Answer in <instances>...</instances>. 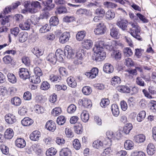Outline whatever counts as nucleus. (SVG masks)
Here are the masks:
<instances>
[{
    "label": "nucleus",
    "instance_id": "nucleus-45",
    "mask_svg": "<svg viewBox=\"0 0 156 156\" xmlns=\"http://www.w3.org/2000/svg\"><path fill=\"white\" fill-rule=\"evenodd\" d=\"M31 51L38 58H39L40 56L43 54V52L40 51L37 47L34 48Z\"/></svg>",
    "mask_w": 156,
    "mask_h": 156
},
{
    "label": "nucleus",
    "instance_id": "nucleus-62",
    "mask_svg": "<svg viewBox=\"0 0 156 156\" xmlns=\"http://www.w3.org/2000/svg\"><path fill=\"white\" fill-rule=\"evenodd\" d=\"M156 149L155 147H147V152L149 155H153L155 152Z\"/></svg>",
    "mask_w": 156,
    "mask_h": 156
},
{
    "label": "nucleus",
    "instance_id": "nucleus-10",
    "mask_svg": "<svg viewBox=\"0 0 156 156\" xmlns=\"http://www.w3.org/2000/svg\"><path fill=\"white\" fill-rule=\"evenodd\" d=\"M79 102L85 108H90L92 106L91 102L90 100L87 98H83L82 99H80Z\"/></svg>",
    "mask_w": 156,
    "mask_h": 156
},
{
    "label": "nucleus",
    "instance_id": "nucleus-54",
    "mask_svg": "<svg viewBox=\"0 0 156 156\" xmlns=\"http://www.w3.org/2000/svg\"><path fill=\"white\" fill-rule=\"evenodd\" d=\"M104 5L108 8H114L117 6L116 4L107 1L104 2Z\"/></svg>",
    "mask_w": 156,
    "mask_h": 156
},
{
    "label": "nucleus",
    "instance_id": "nucleus-28",
    "mask_svg": "<svg viewBox=\"0 0 156 156\" xmlns=\"http://www.w3.org/2000/svg\"><path fill=\"white\" fill-rule=\"evenodd\" d=\"M3 13H1L0 14V20L1 21V23L2 25H6L9 22V17L10 16H5Z\"/></svg>",
    "mask_w": 156,
    "mask_h": 156
},
{
    "label": "nucleus",
    "instance_id": "nucleus-64",
    "mask_svg": "<svg viewBox=\"0 0 156 156\" xmlns=\"http://www.w3.org/2000/svg\"><path fill=\"white\" fill-rule=\"evenodd\" d=\"M151 109L154 112H156V101L154 100L150 102Z\"/></svg>",
    "mask_w": 156,
    "mask_h": 156
},
{
    "label": "nucleus",
    "instance_id": "nucleus-7",
    "mask_svg": "<svg viewBox=\"0 0 156 156\" xmlns=\"http://www.w3.org/2000/svg\"><path fill=\"white\" fill-rule=\"evenodd\" d=\"M70 37L69 33L67 32H64L60 37L59 42L62 44H65L69 41Z\"/></svg>",
    "mask_w": 156,
    "mask_h": 156
},
{
    "label": "nucleus",
    "instance_id": "nucleus-60",
    "mask_svg": "<svg viewBox=\"0 0 156 156\" xmlns=\"http://www.w3.org/2000/svg\"><path fill=\"white\" fill-rule=\"evenodd\" d=\"M19 28L18 27H15L10 30L11 34L13 35L15 37L17 36L19 32Z\"/></svg>",
    "mask_w": 156,
    "mask_h": 156
},
{
    "label": "nucleus",
    "instance_id": "nucleus-40",
    "mask_svg": "<svg viewBox=\"0 0 156 156\" xmlns=\"http://www.w3.org/2000/svg\"><path fill=\"white\" fill-rule=\"evenodd\" d=\"M9 81L12 83H14L16 82V78L14 74L12 73H9L7 75Z\"/></svg>",
    "mask_w": 156,
    "mask_h": 156
},
{
    "label": "nucleus",
    "instance_id": "nucleus-32",
    "mask_svg": "<svg viewBox=\"0 0 156 156\" xmlns=\"http://www.w3.org/2000/svg\"><path fill=\"white\" fill-rule=\"evenodd\" d=\"M29 80L30 82L34 83H39L41 82L40 76L36 75L30 76Z\"/></svg>",
    "mask_w": 156,
    "mask_h": 156
},
{
    "label": "nucleus",
    "instance_id": "nucleus-61",
    "mask_svg": "<svg viewBox=\"0 0 156 156\" xmlns=\"http://www.w3.org/2000/svg\"><path fill=\"white\" fill-rule=\"evenodd\" d=\"M76 109V106L73 104H71L68 108L67 110L69 113L72 114L73 113Z\"/></svg>",
    "mask_w": 156,
    "mask_h": 156
},
{
    "label": "nucleus",
    "instance_id": "nucleus-17",
    "mask_svg": "<svg viewBox=\"0 0 156 156\" xmlns=\"http://www.w3.org/2000/svg\"><path fill=\"white\" fill-rule=\"evenodd\" d=\"M14 135V132L12 129L9 128L7 129L4 133V137L5 139H10Z\"/></svg>",
    "mask_w": 156,
    "mask_h": 156
},
{
    "label": "nucleus",
    "instance_id": "nucleus-36",
    "mask_svg": "<svg viewBox=\"0 0 156 156\" xmlns=\"http://www.w3.org/2000/svg\"><path fill=\"white\" fill-rule=\"evenodd\" d=\"M134 138L136 142L138 143H140L144 141L145 139V137L144 135L140 134L135 136Z\"/></svg>",
    "mask_w": 156,
    "mask_h": 156
},
{
    "label": "nucleus",
    "instance_id": "nucleus-53",
    "mask_svg": "<svg viewBox=\"0 0 156 156\" xmlns=\"http://www.w3.org/2000/svg\"><path fill=\"white\" fill-rule=\"evenodd\" d=\"M75 18L73 16H64L63 19L64 22L66 23H71L74 21Z\"/></svg>",
    "mask_w": 156,
    "mask_h": 156
},
{
    "label": "nucleus",
    "instance_id": "nucleus-52",
    "mask_svg": "<svg viewBox=\"0 0 156 156\" xmlns=\"http://www.w3.org/2000/svg\"><path fill=\"white\" fill-rule=\"evenodd\" d=\"M82 91L84 94L86 95H88L91 92V89L89 87L85 86L83 87Z\"/></svg>",
    "mask_w": 156,
    "mask_h": 156
},
{
    "label": "nucleus",
    "instance_id": "nucleus-29",
    "mask_svg": "<svg viewBox=\"0 0 156 156\" xmlns=\"http://www.w3.org/2000/svg\"><path fill=\"white\" fill-rule=\"evenodd\" d=\"M121 80L120 77L115 76L112 79L111 84L114 86H116L121 83Z\"/></svg>",
    "mask_w": 156,
    "mask_h": 156
},
{
    "label": "nucleus",
    "instance_id": "nucleus-24",
    "mask_svg": "<svg viewBox=\"0 0 156 156\" xmlns=\"http://www.w3.org/2000/svg\"><path fill=\"white\" fill-rule=\"evenodd\" d=\"M111 110L113 115L117 117L119 115V111L118 106L115 104H113L111 106Z\"/></svg>",
    "mask_w": 156,
    "mask_h": 156
},
{
    "label": "nucleus",
    "instance_id": "nucleus-1",
    "mask_svg": "<svg viewBox=\"0 0 156 156\" xmlns=\"http://www.w3.org/2000/svg\"><path fill=\"white\" fill-rule=\"evenodd\" d=\"M129 25L130 33L134 38L139 40H142V38L140 36V28L137 23L130 22Z\"/></svg>",
    "mask_w": 156,
    "mask_h": 156
},
{
    "label": "nucleus",
    "instance_id": "nucleus-35",
    "mask_svg": "<svg viewBox=\"0 0 156 156\" xmlns=\"http://www.w3.org/2000/svg\"><path fill=\"white\" fill-rule=\"evenodd\" d=\"M57 152L55 148L51 147L47 150L46 152V155L47 156H53L55 155Z\"/></svg>",
    "mask_w": 156,
    "mask_h": 156
},
{
    "label": "nucleus",
    "instance_id": "nucleus-37",
    "mask_svg": "<svg viewBox=\"0 0 156 156\" xmlns=\"http://www.w3.org/2000/svg\"><path fill=\"white\" fill-rule=\"evenodd\" d=\"M16 146H25L26 144L25 141L23 138H17L15 141Z\"/></svg>",
    "mask_w": 156,
    "mask_h": 156
},
{
    "label": "nucleus",
    "instance_id": "nucleus-16",
    "mask_svg": "<svg viewBox=\"0 0 156 156\" xmlns=\"http://www.w3.org/2000/svg\"><path fill=\"white\" fill-rule=\"evenodd\" d=\"M29 20L30 21V23L31 24V23L34 25L37 24L38 26H39V24L41 23L40 22V17H39L34 15H32L31 16V18L29 19Z\"/></svg>",
    "mask_w": 156,
    "mask_h": 156
},
{
    "label": "nucleus",
    "instance_id": "nucleus-47",
    "mask_svg": "<svg viewBox=\"0 0 156 156\" xmlns=\"http://www.w3.org/2000/svg\"><path fill=\"white\" fill-rule=\"evenodd\" d=\"M62 112L61 108L57 107L54 108L51 112L52 115L54 116H57L60 114Z\"/></svg>",
    "mask_w": 156,
    "mask_h": 156
},
{
    "label": "nucleus",
    "instance_id": "nucleus-15",
    "mask_svg": "<svg viewBox=\"0 0 156 156\" xmlns=\"http://www.w3.org/2000/svg\"><path fill=\"white\" fill-rule=\"evenodd\" d=\"M24 6L27 10V11L31 13H34L36 12L34 8H31L32 7V4L29 1H27L25 2Z\"/></svg>",
    "mask_w": 156,
    "mask_h": 156
},
{
    "label": "nucleus",
    "instance_id": "nucleus-4",
    "mask_svg": "<svg viewBox=\"0 0 156 156\" xmlns=\"http://www.w3.org/2000/svg\"><path fill=\"white\" fill-rule=\"evenodd\" d=\"M54 8L53 5L51 6V8H49V7H45L43 10L42 14L40 16V22H42V20L43 19H47L50 16V14L49 12V11L51 10V9Z\"/></svg>",
    "mask_w": 156,
    "mask_h": 156
},
{
    "label": "nucleus",
    "instance_id": "nucleus-44",
    "mask_svg": "<svg viewBox=\"0 0 156 156\" xmlns=\"http://www.w3.org/2000/svg\"><path fill=\"white\" fill-rule=\"evenodd\" d=\"M58 19L56 16L52 17L50 19L49 22L51 25L52 26H56L58 24Z\"/></svg>",
    "mask_w": 156,
    "mask_h": 156
},
{
    "label": "nucleus",
    "instance_id": "nucleus-20",
    "mask_svg": "<svg viewBox=\"0 0 156 156\" xmlns=\"http://www.w3.org/2000/svg\"><path fill=\"white\" fill-rule=\"evenodd\" d=\"M33 122V120L29 117H25L21 121V123L24 126H30Z\"/></svg>",
    "mask_w": 156,
    "mask_h": 156
},
{
    "label": "nucleus",
    "instance_id": "nucleus-25",
    "mask_svg": "<svg viewBox=\"0 0 156 156\" xmlns=\"http://www.w3.org/2000/svg\"><path fill=\"white\" fill-rule=\"evenodd\" d=\"M103 71L106 73H111L113 71V66L108 63H106L103 68Z\"/></svg>",
    "mask_w": 156,
    "mask_h": 156
},
{
    "label": "nucleus",
    "instance_id": "nucleus-55",
    "mask_svg": "<svg viewBox=\"0 0 156 156\" xmlns=\"http://www.w3.org/2000/svg\"><path fill=\"white\" fill-rule=\"evenodd\" d=\"M109 104V101L108 99L103 98L101 100L100 103L101 106L103 108H105Z\"/></svg>",
    "mask_w": 156,
    "mask_h": 156
},
{
    "label": "nucleus",
    "instance_id": "nucleus-56",
    "mask_svg": "<svg viewBox=\"0 0 156 156\" xmlns=\"http://www.w3.org/2000/svg\"><path fill=\"white\" fill-rule=\"evenodd\" d=\"M84 56V50H79L76 53V57L77 58L83 60V57Z\"/></svg>",
    "mask_w": 156,
    "mask_h": 156
},
{
    "label": "nucleus",
    "instance_id": "nucleus-48",
    "mask_svg": "<svg viewBox=\"0 0 156 156\" xmlns=\"http://www.w3.org/2000/svg\"><path fill=\"white\" fill-rule=\"evenodd\" d=\"M124 55L126 57H129L132 55L133 53L130 48H126L123 50Z\"/></svg>",
    "mask_w": 156,
    "mask_h": 156
},
{
    "label": "nucleus",
    "instance_id": "nucleus-8",
    "mask_svg": "<svg viewBox=\"0 0 156 156\" xmlns=\"http://www.w3.org/2000/svg\"><path fill=\"white\" fill-rule=\"evenodd\" d=\"M5 119L6 122L9 124H12L16 121V116L11 114L6 115L5 116Z\"/></svg>",
    "mask_w": 156,
    "mask_h": 156
},
{
    "label": "nucleus",
    "instance_id": "nucleus-21",
    "mask_svg": "<svg viewBox=\"0 0 156 156\" xmlns=\"http://www.w3.org/2000/svg\"><path fill=\"white\" fill-rule=\"evenodd\" d=\"M46 59L53 64H55L57 61V58H56V55H55V54L53 53L50 54L47 57Z\"/></svg>",
    "mask_w": 156,
    "mask_h": 156
},
{
    "label": "nucleus",
    "instance_id": "nucleus-42",
    "mask_svg": "<svg viewBox=\"0 0 156 156\" xmlns=\"http://www.w3.org/2000/svg\"><path fill=\"white\" fill-rule=\"evenodd\" d=\"M41 24L39 26H41V27L40 29V32L41 33H44L49 31V27L48 24L45 23V24L43 25V24L41 23Z\"/></svg>",
    "mask_w": 156,
    "mask_h": 156
},
{
    "label": "nucleus",
    "instance_id": "nucleus-59",
    "mask_svg": "<svg viewBox=\"0 0 156 156\" xmlns=\"http://www.w3.org/2000/svg\"><path fill=\"white\" fill-rule=\"evenodd\" d=\"M42 2L43 4L46 7H49V8H51V6L53 5L54 8L55 7V4H51L52 0H43Z\"/></svg>",
    "mask_w": 156,
    "mask_h": 156
},
{
    "label": "nucleus",
    "instance_id": "nucleus-33",
    "mask_svg": "<svg viewBox=\"0 0 156 156\" xmlns=\"http://www.w3.org/2000/svg\"><path fill=\"white\" fill-rule=\"evenodd\" d=\"M86 35V32L84 31H79L76 34V39L78 41L83 40Z\"/></svg>",
    "mask_w": 156,
    "mask_h": 156
},
{
    "label": "nucleus",
    "instance_id": "nucleus-30",
    "mask_svg": "<svg viewBox=\"0 0 156 156\" xmlns=\"http://www.w3.org/2000/svg\"><path fill=\"white\" fill-rule=\"evenodd\" d=\"M118 90L120 92L126 93H129L130 91V89L126 86H119L117 87Z\"/></svg>",
    "mask_w": 156,
    "mask_h": 156
},
{
    "label": "nucleus",
    "instance_id": "nucleus-34",
    "mask_svg": "<svg viewBox=\"0 0 156 156\" xmlns=\"http://www.w3.org/2000/svg\"><path fill=\"white\" fill-rule=\"evenodd\" d=\"M11 103L15 106H19L21 104V101L20 98L15 97L11 99Z\"/></svg>",
    "mask_w": 156,
    "mask_h": 156
},
{
    "label": "nucleus",
    "instance_id": "nucleus-23",
    "mask_svg": "<svg viewBox=\"0 0 156 156\" xmlns=\"http://www.w3.org/2000/svg\"><path fill=\"white\" fill-rule=\"evenodd\" d=\"M19 41L20 42H24L27 39L28 34L26 32H21L19 35Z\"/></svg>",
    "mask_w": 156,
    "mask_h": 156
},
{
    "label": "nucleus",
    "instance_id": "nucleus-9",
    "mask_svg": "<svg viewBox=\"0 0 156 156\" xmlns=\"http://www.w3.org/2000/svg\"><path fill=\"white\" fill-rule=\"evenodd\" d=\"M64 54L68 58H70L73 57L74 53L71 47L70 46H66L64 51Z\"/></svg>",
    "mask_w": 156,
    "mask_h": 156
},
{
    "label": "nucleus",
    "instance_id": "nucleus-14",
    "mask_svg": "<svg viewBox=\"0 0 156 156\" xmlns=\"http://www.w3.org/2000/svg\"><path fill=\"white\" fill-rule=\"evenodd\" d=\"M45 126L47 129L52 132L54 131L56 128L55 123L52 120L48 121L46 123Z\"/></svg>",
    "mask_w": 156,
    "mask_h": 156
},
{
    "label": "nucleus",
    "instance_id": "nucleus-18",
    "mask_svg": "<svg viewBox=\"0 0 156 156\" xmlns=\"http://www.w3.org/2000/svg\"><path fill=\"white\" fill-rule=\"evenodd\" d=\"M119 30L117 28L114 27H112L110 30V34L111 36L114 38H119L120 36Z\"/></svg>",
    "mask_w": 156,
    "mask_h": 156
},
{
    "label": "nucleus",
    "instance_id": "nucleus-19",
    "mask_svg": "<svg viewBox=\"0 0 156 156\" xmlns=\"http://www.w3.org/2000/svg\"><path fill=\"white\" fill-rule=\"evenodd\" d=\"M105 46L104 42L103 41H98L96 42L95 46L93 48V50L97 51V50L104 49Z\"/></svg>",
    "mask_w": 156,
    "mask_h": 156
},
{
    "label": "nucleus",
    "instance_id": "nucleus-26",
    "mask_svg": "<svg viewBox=\"0 0 156 156\" xmlns=\"http://www.w3.org/2000/svg\"><path fill=\"white\" fill-rule=\"evenodd\" d=\"M60 156H71V151L68 147L64 148L60 151Z\"/></svg>",
    "mask_w": 156,
    "mask_h": 156
},
{
    "label": "nucleus",
    "instance_id": "nucleus-13",
    "mask_svg": "<svg viewBox=\"0 0 156 156\" xmlns=\"http://www.w3.org/2000/svg\"><path fill=\"white\" fill-rule=\"evenodd\" d=\"M128 23L127 21L124 20H120L117 23V25L122 30H125L127 27Z\"/></svg>",
    "mask_w": 156,
    "mask_h": 156
},
{
    "label": "nucleus",
    "instance_id": "nucleus-5",
    "mask_svg": "<svg viewBox=\"0 0 156 156\" xmlns=\"http://www.w3.org/2000/svg\"><path fill=\"white\" fill-rule=\"evenodd\" d=\"M19 77L23 80H26L29 78L30 76V74L28 70L24 68H21L19 69Z\"/></svg>",
    "mask_w": 156,
    "mask_h": 156
},
{
    "label": "nucleus",
    "instance_id": "nucleus-51",
    "mask_svg": "<svg viewBox=\"0 0 156 156\" xmlns=\"http://www.w3.org/2000/svg\"><path fill=\"white\" fill-rule=\"evenodd\" d=\"M136 84L140 87H144L145 85L144 82L141 77H137L136 79Z\"/></svg>",
    "mask_w": 156,
    "mask_h": 156
},
{
    "label": "nucleus",
    "instance_id": "nucleus-57",
    "mask_svg": "<svg viewBox=\"0 0 156 156\" xmlns=\"http://www.w3.org/2000/svg\"><path fill=\"white\" fill-rule=\"evenodd\" d=\"M12 60V58L9 55H6L3 58L4 62L6 64H8L11 63Z\"/></svg>",
    "mask_w": 156,
    "mask_h": 156
},
{
    "label": "nucleus",
    "instance_id": "nucleus-6",
    "mask_svg": "<svg viewBox=\"0 0 156 156\" xmlns=\"http://www.w3.org/2000/svg\"><path fill=\"white\" fill-rule=\"evenodd\" d=\"M97 28L94 30V32L96 35L103 34L105 33V27L102 23H100L97 26Z\"/></svg>",
    "mask_w": 156,
    "mask_h": 156
},
{
    "label": "nucleus",
    "instance_id": "nucleus-31",
    "mask_svg": "<svg viewBox=\"0 0 156 156\" xmlns=\"http://www.w3.org/2000/svg\"><path fill=\"white\" fill-rule=\"evenodd\" d=\"M81 117L82 121L85 122H87L89 119V115L88 112L86 110L83 111L81 114Z\"/></svg>",
    "mask_w": 156,
    "mask_h": 156
},
{
    "label": "nucleus",
    "instance_id": "nucleus-12",
    "mask_svg": "<svg viewBox=\"0 0 156 156\" xmlns=\"http://www.w3.org/2000/svg\"><path fill=\"white\" fill-rule=\"evenodd\" d=\"M64 52L61 49H58L56 51L55 55H56L57 61L62 62L63 61V57H65Z\"/></svg>",
    "mask_w": 156,
    "mask_h": 156
},
{
    "label": "nucleus",
    "instance_id": "nucleus-27",
    "mask_svg": "<svg viewBox=\"0 0 156 156\" xmlns=\"http://www.w3.org/2000/svg\"><path fill=\"white\" fill-rule=\"evenodd\" d=\"M40 136V132L37 130H36L30 134V138L32 140L37 141L39 139Z\"/></svg>",
    "mask_w": 156,
    "mask_h": 156
},
{
    "label": "nucleus",
    "instance_id": "nucleus-38",
    "mask_svg": "<svg viewBox=\"0 0 156 156\" xmlns=\"http://www.w3.org/2000/svg\"><path fill=\"white\" fill-rule=\"evenodd\" d=\"M115 12L112 10L108 11L106 13L105 17L107 20H112L115 17Z\"/></svg>",
    "mask_w": 156,
    "mask_h": 156
},
{
    "label": "nucleus",
    "instance_id": "nucleus-2",
    "mask_svg": "<svg viewBox=\"0 0 156 156\" xmlns=\"http://www.w3.org/2000/svg\"><path fill=\"white\" fill-rule=\"evenodd\" d=\"M106 135L107 138L104 141V144L108 146H111L115 140H118L119 137H116L115 134L112 131H108L106 133Z\"/></svg>",
    "mask_w": 156,
    "mask_h": 156
},
{
    "label": "nucleus",
    "instance_id": "nucleus-50",
    "mask_svg": "<svg viewBox=\"0 0 156 156\" xmlns=\"http://www.w3.org/2000/svg\"><path fill=\"white\" fill-rule=\"evenodd\" d=\"M50 87V84L47 81L43 82L40 88L43 90H47Z\"/></svg>",
    "mask_w": 156,
    "mask_h": 156
},
{
    "label": "nucleus",
    "instance_id": "nucleus-22",
    "mask_svg": "<svg viewBox=\"0 0 156 156\" xmlns=\"http://www.w3.org/2000/svg\"><path fill=\"white\" fill-rule=\"evenodd\" d=\"M67 82L69 86L75 88L76 86L77 83L75 79L73 77L70 76L68 77L67 79Z\"/></svg>",
    "mask_w": 156,
    "mask_h": 156
},
{
    "label": "nucleus",
    "instance_id": "nucleus-63",
    "mask_svg": "<svg viewBox=\"0 0 156 156\" xmlns=\"http://www.w3.org/2000/svg\"><path fill=\"white\" fill-rule=\"evenodd\" d=\"M136 15L138 16V18L144 23H147L148 22V20L145 17L142 15L140 13H137Z\"/></svg>",
    "mask_w": 156,
    "mask_h": 156
},
{
    "label": "nucleus",
    "instance_id": "nucleus-46",
    "mask_svg": "<svg viewBox=\"0 0 156 156\" xmlns=\"http://www.w3.org/2000/svg\"><path fill=\"white\" fill-rule=\"evenodd\" d=\"M92 45V42L90 40H85L83 43V47L87 49H88L91 48Z\"/></svg>",
    "mask_w": 156,
    "mask_h": 156
},
{
    "label": "nucleus",
    "instance_id": "nucleus-43",
    "mask_svg": "<svg viewBox=\"0 0 156 156\" xmlns=\"http://www.w3.org/2000/svg\"><path fill=\"white\" fill-rule=\"evenodd\" d=\"M61 77L58 75H51L50 77V79L52 82L58 83L61 80Z\"/></svg>",
    "mask_w": 156,
    "mask_h": 156
},
{
    "label": "nucleus",
    "instance_id": "nucleus-11",
    "mask_svg": "<svg viewBox=\"0 0 156 156\" xmlns=\"http://www.w3.org/2000/svg\"><path fill=\"white\" fill-rule=\"evenodd\" d=\"M30 21L29 19H28L23 23H20L19 25V27L21 29L23 30H28L30 29L31 25L30 22Z\"/></svg>",
    "mask_w": 156,
    "mask_h": 156
},
{
    "label": "nucleus",
    "instance_id": "nucleus-39",
    "mask_svg": "<svg viewBox=\"0 0 156 156\" xmlns=\"http://www.w3.org/2000/svg\"><path fill=\"white\" fill-rule=\"evenodd\" d=\"M146 116V112L144 111H140L138 114L137 120L139 122H141L145 118Z\"/></svg>",
    "mask_w": 156,
    "mask_h": 156
},
{
    "label": "nucleus",
    "instance_id": "nucleus-58",
    "mask_svg": "<svg viewBox=\"0 0 156 156\" xmlns=\"http://www.w3.org/2000/svg\"><path fill=\"white\" fill-rule=\"evenodd\" d=\"M124 64L128 67H130L133 66V62L132 59L127 58L125 60Z\"/></svg>",
    "mask_w": 156,
    "mask_h": 156
},
{
    "label": "nucleus",
    "instance_id": "nucleus-41",
    "mask_svg": "<svg viewBox=\"0 0 156 156\" xmlns=\"http://www.w3.org/2000/svg\"><path fill=\"white\" fill-rule=\"evenodd\" d=\"M132 128L133 126L132 124H127L123 128V132L126 134H127L129 133Z\"/></svg>",
    "mask_w": 156,
    "mask_h": 156
},
{
    "label": "nucleus",
    "instance_id": "nucleus-3",
    "mask_svg": "<svg viewBox=\"0 0 156 156\" xmlns=\"http://www.w3.org/2000/svg\"><path fill=\"white\" fill-rule=\"evenodd\" d=\"M94 52V55L92 56V59L96 61L99 62L104 60L106 57V54L105 51L101 50H97V51L93 50Z\"/></svg>",
    "mask_w": 156,
    "mask_h": 156
},
{
    "label": "nucleus",
    "instance_id": "nucleus-49",
    "mask_svg": "<svg viewBox=\"0 0 156 156\" xmlns=\"http://www.w3.org/2000/svg\"><path fill=\"white\" fill-rule=\"evenodd\" d=\"M66 121V119L63 116H58L57 119V122L59 125H62L65 123Z\"/></svg>",
    "mask_w": 156,
    "mask_h": 156
}]
</instances>
